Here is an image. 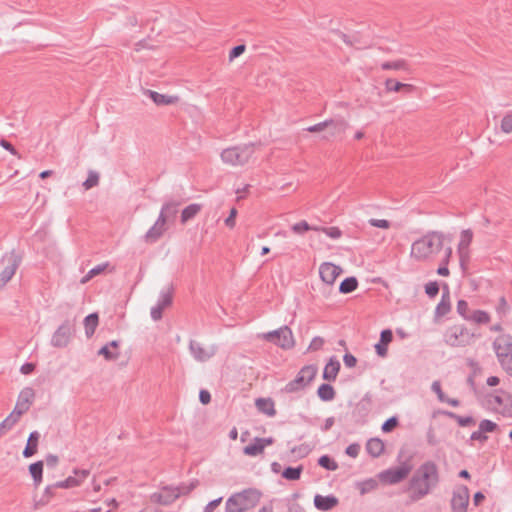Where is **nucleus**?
I'll return each instance as SVG.
<instances>
[{
	"label": "nucleus",
	"instance_id": "a878e982",
	"mask_svg": "<svg viewBox=\"0 0 512 512\" xmlns=\"http://www.w3.org/2000/svg\"><path fill=\"white\" fill-rule=\"evenodd\" d=\"M257 409L268 416H274L276 413L274 401L271 398H258L255 401Z\"/></svg>",
	"mask_w": 512,
	"mask_h": 512
},
{
	"label": "nucleus",
	"instance_id": "473e14b6",
	"mask_svg": "<svg viewBox=\"0 0 512 512\" xmlns=\"http://www.w3.org/2000/svg\"><path fill=\"white\" fill-rule=\"evenodd\" d=\"M473 233L471 230H464L461 232L460 240L458 244V250L460 254L467 253L470 244L472 243Z\"/></svg>",
	"mask_w": 512,
	"mask_h": 512
},
{
	"label": "nucleus",
	"instance_id": "5fc2aeb1",
	"mask_svg": "<svg viewBox=\"0 0 512 512\" xmlns=\"http://www.w3.org/2000/svg\"><path fill=\"white\" fill-rule=\"evenodd\" d=\"M245 50H246L245 45L235 46L234 48L231 49V51L229 53V60L233 61L235 58L242 55L245 52Z\"/></svg>",
	"mask_w": 512,
	"mask_h": 512
},
{
	"label": "nucleus",
	"instance_id": "f3484780",
	"mask_svg": "<svg viewBox=\"0 0 512 512\" xmlns=\"http://www.w3.org/2000/svg\"><path fill=\"white\" fill-rule=\"evenodd\" d=\"M469 501V493L467 488H463L454 494L452 498V509L454 512H466Z\"/></svg>",
	"mask_w": 512,
	"mask_h": 512
},
{
	"label": "nucleus",
	"instance_id": "680f3d73",
	"mask_svg": "<svg viewBox=\"0 0 512 512\" xmlns=\"http://www.w3.org/2000/svg\"><path fill=\"white\" fill-rule=\"evenodd\" d=\"M360 451V446L358 444H351L347 447L346 453L351 457H357Z\"/></svg>",
	"mask_w": 512,
	"mask_h": 512
},
{
	"label": "nucleus",
	"instance_id": "9d476101",
	"mask_svg": "<svg viewBox=\"0 0 512 512\" xmlns=\"http://www.w3.org/2000/svg\"><path fill=\"white\" fill-rule=\"evenodd\" d=\"M345 130V125L334 120H327L307 128V131L311 133L326 132V138L335 137Z\"/></svg>",
	"mask_w": 512,
	"mask_h": 512
},
{
	"label": "nucleus",
	"instance_id": "79ce46f5",
	"mask_svg": "<svg viewBox=\"0 0 512 512\" xmlns=\"http://www.w3.org/2000/svg\"><path fill=\"white\" fill-rule=\"evenodd\" d=\"M456 310L457 313L466 321L468 320L469 314L472 311L469 307L468 302L465 300H459L457 302Z\"/></svg>",
	"mask_w": 512,
	"mask_h": 512
},
{
	"label": "nucleus",
	"instance_id": "774afa93",
	"mask_svg": "<svg viewBox=\"0 0 512 512\" xmlns=\"http://www.w3.org/2000/svg\"><path fill=\"white\" fill-rule=\"evenodd\" d=\"M344 363L348 367H353L356 364V358L353 355L346 354L344 356Z\"/></svg>",
	"mask_w": 512,
	"mask_h": 512
},
{
	"label": "nucleus",
	"instance_id": "423d86ee",
	"mask_svg": "<svg viewBox=\"0 0 512 512\" xmlns=\"http://www.w3.org/2000/svg\"><path fill=\"white\" fill-rule=\"evenodd\" d=\"M261 494L256 490H245L232 495L226 502L227 512H244L257 505Z\"/></svg>",
	"mask_w": 512,
	"mask_h": 512
},
{
	"label": "nucleus",
	"instance_id": "6ab92c4d",
	"mask_svg": "<svg viewBox=\"0 0 512 512\" xmlns=\"http://www.w3.org/2000/svg\"><path fill=\"white\" fill-rule=\"evenodd\" d=\"M393 334L389 329L383 330L380 335V341L375 345L377 354L385 357L388 351V345L392 342Z\"/></svg>",
	"mask_w": 512,
	"mask_h": 512
},
{
	"label": "nucleus",
	"instance_id": "2f4dec72",
	"mask_svg": "<svg viewBox=\"0 0 512 512\" xmlns=\"http://www.w3.org/2000/svg\"><path fill=\"white\" fill-rule=\"evenodd\" d=\"M98 324L99 317L98 314L96 313H92L84 319L85 334L88 338H90L94 334Z\"/></svg>",
	"mask_w": 512,
	"mask_h": 512
},
{
	"label": "nucleus",
	"instance_id": "603ef678",
	"mask_svg": "<svg viewBox=\"0 0 512 512\" xmlns=\"http://www.w3.org/2000/svg\"><path fill=\"white\" fill-rule=\"evenodd\" d=\"M497 428V424L490 420H483L479 424L480 431L483 432H493Z\"/></svg>",
	"mask_w": 512,
	"mask_h": 512
},
{
	"label": "nucleus",
	"instance_id": "5701e85b",
	"mask_svg": "<svg viewBox=\"0 0 512 512\" xmlns=\"http://www.w3.org/2000/svg\"><path fill=\"white\" fill-rule=\"evenodd\" d=\"M202 210V205L198 203H192L186 206L180 215V221L182 224H186L188 221L196 217Z\"/></svg>",
	"mask_w": 512,
	"mask_h": 512
},
{
	"label": "nucleus",
	"instance_id": "4c0bfd02",
	"mask_svg": "<svg viewBox=\"0 0 512 512\" xmlns=\"http://www.w3.org/2000/svg\"><path fill=\"white\" fill-rule=\"evenodd\" d=\"M191 351L194 358L198 361H206L211 357V352L199 345H192Z\"/></svg>",
	"mask_w": 512,
	"mask_h": 512
},
{
	"label": "nucleus",
	"instance_id": "f257e3e1",
	"mask_svg": "<svg viewBox=\"0 0 512 512\" xmlns=\"http://www.w3.org/2000/svg\"><path fill=\"white\" fill-rule=\"evenodd\" d=\"M437 479L436 465L432 462L423 464L410 481L408 492L411 500H419L428 494L431 486L437 482Z\"/></svg>",
	"mask_w": 512,
	"mask_h": 512
},
{
	"label": "nucleus",
	"instance_id": "cd10ccee",
	"mask_svg": "<svg viewBox=\"0 0 512 512\" xmlns=\"http://www.w3.org/2000/svg\"><path fill=\"white\" fill-rule=\"evenodd\" d=\"M39 433L38 432H32L30 435H29V438H28V441H27V445L23 451V456L25 458H30L32 457L34 454L37 453V450H38V443H39Z\"/></svg>",
	"mask_w": 512,
	"mask_h": 512
},
{
	"label": "nucleus",
	"instance_id": "c03bdc74",
	"mask_svg": "<svg viewBox=\"0 0 512 512\" xmlns=\"http://www.w3.org/2000/svg\"><path fill=\"white\" fill-rule=\"evenodd\" d=\"M301 472H302L301 466L296 467V468L289 467L284 470L282 475L285 479H288V480H298L300 478Z\"/></svg>",
	"mask_w": 512,
	"mask_h": 512
},
{
	"label": "nucleus",
	"instance_id": "69168bd1",
	"mask_svg": "<svg viewBox=\"0 0 512 512\" xmlns=\"http://www.w3.org/2000/svg\"><path fill=\"white\" fill-rule=\"evenodd\" d=\"M0 145H1L4 149H6V150H8L10 153H12L13 155H17L18 157H20V156L18 155L17 151L15 150V148H14V147L11 145V143H9L8 141H6V140L2 139V140L0 141Z\"/></svg>",
	"mask_w": 512,
	"mask_h": 512
},
{
	"label": "nucleus",
	"instance_id": "4be33fe9",
	"mask_svg": "<svg viewBox=\"0 0 512 512\" xmlns=\"http://www.w3.org/2000/svg\"><path fill=\"white\" fill-rule=\"evenodd\" d=\"M467 321L477 325H487L491 322V315L485 310L475 309L471 311Z\"/></svg>",
	"mask_w": 512,
	"mask_h": 512
},
{
	"label": "nucleus",
	"instance_id": "c85d7f7f",
	"mask_svg": "<svg viewBox=\"0 0 512 512\" xmlns=\"http://www.w3.org/2000/svg\"><path fill=\"white\" fill-rule=\"evenodd\" d=\"M21 411H13L0 423V438L4 436L19 420Z\"/></svg>",
	"mask_w": 512,
	"mask_h": 512
},
{
	"label": "nucleus",
	"instance_id": "ddd939ff",
	"mask_svg": "<svg viewBox=\"0 0 512 512\" xmlns=\"http://www.w3.org/2000/svg\"><path fill=\"white\" fill-rule=\"evenodd\" d=\"M493 408L505 417H512V395L501 392L492 398Z\"/></svg>",
	"mask_w": 512,
	"mask_h": 512
},
{
	"label": "nucleus",
	"instance_id": "de8ad7c7",
	"mask_svg": "<svg viewBox=\"0 0 512 512\" xmlns=\"http://www.w3.org/2000/svg\"><path fill=\"white\" fill-rule=\"evenodd\" d=\"M451 254H452L451 248H447L446 251H445V258H444V261H443V265H441L438 268V270H437V273L439 275H441V276H448L449 275V269L447 267V264L449 262Z\"/></svg>",
	"mask_w": 512,
	"mask_h": 512
},
{
	"label": "nucleus",
	"instance_id": "a19ab883",
	"mask_svg": "<svg viewBox=\"0 0 512 512\" xmlns=\"http://www.w3.org/2000/svg\"><path fill=\"white\" fill-rule=\"evenodd\" d=\"M331 239H339L342 237V231L336 226L331 227H319V230Z\"/></svg>",
	"mask_w": 512,
	"mask_h": 512
},
{
	"label": "nucleus",
	"instance_id": "6e6552de",
	"mask_svg": "<svg viewBox=\"0 0 512 512\" xmlns=\"http://www.w3.org/2000/svg\"><path fill=\"white\" fill-rule=\"evenodd\" d=\"M261 338L274 343L282 349H291L295 345L293 333L287 326L281 327L278 330L272 332L262 334Z\"/></svg>",
	"mask_w": 512,
	"mask_h": 512
},
{
	"label": "nucleus",
	"instance_id": "9b49d317",
	"mask_svg": "<svg viewBox=\"0 0 512 512\" xmlns=\"http://www.w3.org/2000/svg\"><path fill=\"white\" fill-rule=\"evenodd\" d=\"M317 374V367L306 365L300 369L296 378L288 384L290 390L304 388L310 384Z\"/></svg>",
	"mask_w": 512,
	"mask_h": 512
},
{
	"label": "nucleus",
	"instance_id": "4d7b16f0",
	"mask_svg": "<svg viewBox=\"0 0 512 512\" xmlns=\"http://www.w3.org/2000/svg\"><path fill=\"white\" fill-rule=\"evenodd\" d=\"M370 224L381 229H388L390 227L389 222L385 219H371Z\"/></svg>",
	"mask_w": 512,
	"mask_h": 512
},
{
	"label": "nucleus",
	"instance_id": "13d9d810",
	"mask_svg": "<svg viewBox=\"0 0 512 512\" xmlns=\"http://www.w3.org/2000/svg\"><path fill=\"white\" fill-rule=\"evenodd\" d=\"M249 194V186L244 185L236 190V201L245 199Z\"/></svg>",
	"mask_w": 512,
	"mask_h": 512
},
{
	"label": "nucleus",
	"instance_id": "20e7f679",
	"mask_svg": "<svg viewBox=\"0 0 512 512\" xmlns=\"http://www.w3.org/2000/svg\"><path fill=\"white\" fill-rule=\"evenodd\" d=\"M256 159V147L252 144H244L229 147L222 151L221 160L231 166L245 165Z\"/></svg>",
	"mask_w": 512,
	"mask_h": 512
},
{
	"label": "nucleus",
	"instance_id": "49530a36",
	"mask_svg": "<svg viewBox=\"0 0 512 512\" xmlns=\"http://www.w3.org/2000/svg\"><path fill=\"white\" fill-rule=\"evenodd\" d=\"M237 215V209L235 207H232L229 211L228 217L224 220V224L228 229L232 230L235 228Z\"/></svg>",
	"mask_w": 512,
	"mask_h": 512
},
{
	"label": "nucleus",
	"instance_id": "dca6fc26",
	"mask_svg": "<svg viewBox=\"0 0 512 512\" xmlns=\"http://www.w3.org/2000/svg\"><path fill=\"white\" fill-rule=\"evenodd\" d=\"M98 354L102 356L106 361H115L120 357V345L119 342L113 340L103 346Z\"/></svg>",
	"mask_w": 512,
	"mask_h": 512
},
{
	"label": "nucleus",
	"instance_id": "c756f323",
	"mask_svg": "<svg viewBox=\"0 0 512 512\" xmlns=\"http://www.w3.org/2000/svg\"><path fill=\"white\" fill-rule=\"evenodd\" d=\"M43 469L44 463L42 461H37L29 465L28 470L33 478L34 485L38 487L42 483L43 479Z\"/></svg>",
	"mask_w": 512,
	"mask_h": 512
},
{
	"label": "nucleus",
	"instance_id": "f03ea898",
	"mask_svg": "<svg viewBox=\"0 0 512 512\" xmlns=\"http://www.w3.org/2000/svg\"><path fill=\"white\" fill-rule=\"evenodd\" d=\"M442 247V236L432 232L412 243L410 256L416 261H431L441 251Z\"/></svg>",
	"mask_w": 512,
	"mask_h": 512
},
{
	"label": "nucleus",
	"instance_id": "412c9836",
	"mask_svg": "<svg viewBox=\"0 0 512 512\" xmlns=\"http://www.w3.org/2000/svg\"><path fill=\"white\" fill-rule=\"evenodd\" d=\"M314 504L317 509L327 511L334 508L338 504V500L334 496L316 495L314 498Z\"/></svg>",
	"mask_w": 512,
	"mask_h": 512
},
{
	"label": "nucleus",
	"instance_id": "4468645a",
	"mask_svg": "<svg viewBox=\"0 0 512 512\" xmlns=\"http://www.w3.org/2000/svg\"><path fill=\"white\" fill-rule=\"evenodd\" d=\"M274 439L269 438H255L250 444L244 447L243 453L250 457H256L263 454L266 447L272 445Z\"/></svg>",
	"mask_w": 512,
	"mask_h": 512
},
{
	"label": "nucleus",
	"instance_id": "a211bd4d",
	"mask_svg": "<svg viewBox=\"0 0 512 512\" xmlns=\"http://www.w3.org/2000/svg\"><path fill=\"white\" fill-rule=\"evenodd\" d=\"M148 95L158 106L174 105L179 102V97L177 95L161 94L156 91H148Z\"/></svg>",
	"mask_w": 512,
	"mask_h": 512
},
{
	"label": "nucleus",
	"instance_id": "f8f14e48",
	"mask_svg": "<svg viewBox=\"0 0 512 512\" xmlns=\"http://www.w3.org/2000/svg\"><path fill=\"white\" fill-rule=\"evenodd\" d=\"M342 272V268L332 262H323L319 266L320 279L329 286H332L336 282Z\"/></svg>",
	"mask_w": 512,
	"mask_h": 512
},
{
	"label": "nucleus",
	"instance_id": "6e6d98bb",
	"mask_svg": "<svg viewBox=\"0 0 512 512\" xmlns=\"http://www.w3.org/2000/svg\"><path fill=\"white\" fill-rule=\"evenodd\" d=\"M398 424V421L395 417L389 418L385 423L382 425L383 432H390L392 431Z\"/></svg>",
	"mask_w": 512,
	"mask_h": 512
},
{
	"label": "nucleus",
	"instance_id": "39448f33",
	"mask_svg": "<svg viewBox=\"0 0 512 512\" xmlns=\"http://www.w3.org/2000/svg\"><path fill=\"white\" fill-rule=\"evenodd\" d=\"M177 213V204L168 202L161 208L159 217L153 226L147 231L145 238L149 242L158 240L168 229L169 222Z\"/></svg>",
	"mask_w": 512,
	"mask_h": 512
},
{
	"label": "nucleus",
	"instance_id": "7ed1b4c3",
	"mask_svg": "<svg viewBox=\"0 0 512 512\" xmlns=\"http://www.w3.org/2000/svg\"><path fill=\"white\" fill-rule=\"evenodd\" d=\"M478 335L461 323L453 324L443 333V341L450 347H466L471 345Z\"/></svg>",
	"mask_w": 512,
	"mask_h": 512
},
{
	"label": "nucleus",
	"instance_id": "0eeeda50",
	"mask_svg": "<svg viewBox=\"0 0 512 512\" xmlns=\"http://www.w3.org/2000/svg\"><path fill=\"white\" fill-rule=\"evenodd\" d=\"M493 346L502 367L512 374V337L509 335L498 336Z\"/></svg>",
	"mask_w": 512,
	"mask_h": 512
},
{
	"label": "nucleus",
	"instance_id": "bb28decb",
	"mask_svg": "<svg viewBox=\"0 0 512 512\" xmlns=\"http://www.w3.org/2000/svg\"><path fill=\"white\" fill-rule=\"evenodd\" d=\"M34 398V391L31 388H26L20 393L19 402L14 411H21V414L26 411Z\"/></svg>",
	"mask_w": 512,
	"mask_h": 512
},
{
	"label": "nucleus",
	"instance_id": "f704fd0d",
	"mask_svg": "<svg viewBox=\"0 0 512 512\" xmlns=\"http://www.w3.org/2000/svg\"><path fill=\"white\" fill-rule=\"evenodd\" d=\"M15 271H16L15 261L12 259V257H10L8 259L7 266L0 273V284L3 285L5 283H7L13 277Z\"/></svg>",
	"mask_w": 512,
	"mask_h": 512
},
{
	"label": "nucleus",
	"instance_id": "58836bf2",
	"mask_svg": "<svg viewBox=\"0 0 512 512\" xmlns=\"http://www.w3.org/2000/svg\"><path fill=\"white\" fill-rule=\"evenodd\" d=\"M317 392H318V396L324 401L332 400L335 395V391H334L333 387L328 384H322L318 388Z\"/></svg>",
	"mask_w": 512,
	"mask_h": 512
},
{
	"label": "nucleus",
	"instance_id": "37998d69",
	"mask_svg": "<svg viewBox=\"0 0 512 512\" xmlns=\"http://www.w3.org/2000/svg\"><path fill=\"white\" fill-rule=\"evenodd\" d=\"M99 183V174L95 171H89L87 179L83 182L85 190H89Z\"/></svg>",
	"mask_w": 512,
	"mask_h": 512
},
{
	"label": "nucleus",
	"instance_id": "864d4df0",
	"mask_svg": "<svg viewBox=\"0 0 512 512\" xmlns=\"http://www.w3.org/2000/svg\"><path fill=\"white\" fill-rule=\"evenodd\" d=\"M425 292L429 297H435L439 292L437 282H429L425 285Z\"/></svg>",
	"mask_w": 512,
	"mask_h": 512
},
{
	"label": "nucleus",
	"instance_id": "052dcab7",
	"mask_svg": "<svg viewBox=\"0 0 512 512\" xmlns=\"http://www.w3.org/2000/svg\"><path fill=\"white\" fill-rule=\"evenodd\" d=\"M497 312L500 314H506L509 311V305L505 298H501L496 308Z\"/></svg>",
	"mask_w": 512,
	"mask_h": 512
},
{
	"label": "nucleus",
	"instance_id": "0e129e2a",
	"mask_svg": "<svg viewBox=\"0 0 512 512\" xmlns=\"http://www.w3.org/2000/svg\"><path fill=\"white\" fill-rule=\"evenodd\" d=\"M170 492L171 491L169 489H164L161 491V493L159 495L160 498H164V497L167 498V499L163 500L162 503L167 504L170 500H173L178 497L177 494H175L171 497Z\"/></svg>",
	"mask_w": 512,
	"mask_h": 512
},
{
	"label": "nucleus",
	"instance_id": "bf43d9fd",
	"mask_svg": "<svg viewBox=\"0 0 512 512\" xmlns=\"http://www.w3.org/2000/svg\"><path fill=\"white\" fill-rule=\"evenodd\" d=\"M432 390L437 394V396L441 402L446 401V396L444 395V393L441 389V385L438 381H435L432 384Z\"/></svg>",
	"mask_w": 512,
	"mask_h": 512
},
{
	"label": "nucleus",
	"instance_id": "09e8293b",
	"mask_svg": "<svg viewBox=\"0 0 512 512\" xmlns=\"http://www.w3.org/2000/svg\"><path fill=\"white\" fill-rule=\"evenodd\" d=\"M450 311V304L444 299L436 307V316L443 317Z\"/></svg>",
	"mask_w": 512,
	"mask_h": 512
},
{
	"label": "nucleus",
	"instance_id": "8fccbe9b",
	"mask_svg": "<svg viewBox=\"0 0 512 512\" xmlns=\"http://www.w3.org/2000/svg\"><path fill=\"white\" fill-rule=\"evenodd\" d=\"M359 487H360V492L362 494H364L366 492L376 489L377 482H376V480L369 479V480L362 482Z\"/></svg>",
	"mask_w": 512,
	"mask_h": 512
},
{
	"label": "nucleus",
	"instance_id": "1a4fd4ad",
	"mask_svg": "<svg viewBox=\"0 0 512 512\" xmlns=\"http://www.w3.org/2000/svg\"><path fill=\"white\" fill-rule=\"evenodd\" d=\"M411 471L412 465L409 463H403L398 467H394L379 473L377 477L381 483L385 485H391L404 480Z\"/></svg>",
	"mask_w": 512,
	"mask_h": 512
},
{
	"label": "nucleus",
	"instance_id": "7c9ffc66",
	"mask_svg": "<svg viewBox=\"0 0 512 512\" xmlns=\"http://www.w3.org/2000/svg\"><path fill=\"white\" fill-rule=\"evenodd\" d=\"M384 443L379 438L370 439L366 445L368 453L373 457H378L384 452Z\"/></svg>",
	"mask_w": 512,
	"mask_h": 512
},
{
	"label": "nucleus",
	"instance_id": "338daca9",
	"mask_svg": "<svg viewBox=\"0 0 512 512\" xmlns=\"http://www.w3.org/2000/svg\"><path fill=\"white\" fill-rule=\"evenodd\" d=\"M199 399H200L202 404H208L210 402V400H211L210 393L208 391H206V390L200 391Z\"/></svg>",
	"mask_w": 512,
	"mask_h": 512
},
{
	"label": "nucleus",
	"instance_id": "e433bc0d",
	"mask_svg": "<svg viewBox=\"0 0 512 512\" xmlns=\"http://www.w3.org/2000/svg\"><path fill=\"white\" fill-rule=\"evenodd\" d=\"M500 130L504 134L512 133V110L506 112L501 118Z\"/></svg>",
	"mask_w": 512,
	"mask_h": 512
},
{
	"label": "nucleus",
	"instance_id": "e2e57ef3",
	"mask_svg": "<svg viewBox=\"0 0 512 512\" xmlns=\"http://www.w3.org/2000/svg\"><path fill=\"white\" fill-rule=\"evenodd\" d=\"M221 501H222V498H218L216 500H213V501L209 502L206 505V507L204 509V512H213L219 506Z\"/></svg>",
	"mask_w": 512,
	"mask_h": 512
},
{
	"label": "nucleus",
	"instance_id": "b1692460",
	"mask_svg": "<svg viewBox=\"0 0 512 512\" xmlns=\"http://www.w3.org/2000/svg\"><path fill=\"white\" fill-rule=\"evenodd\" d=\"M172 301V296L170 293H165L159 303L151 309V316L154 320H159L162 317V311L169 307Z\"/></svg>",
	"mask_w": 512,
	"mask_h": 512
},
{
	"label": "nucleus",
	"instance_id": "ea45409f",
	"mask_svg": "<svg viewBox=\"0 0 512 512\" xmlns=\"http://www.w3.org/2000/svg\"><path fill=\"white\" fill-rule=\"evenodd\" d=\"M291 229L295 234L302 235L309 230L318 231L319 227H311L306 221L303 220L293 224Z\"/></svg>",
	"mask_w": 512,
	"mask_h": 512
},
{
	"label": "nucleus",
	"instance_id": "c9c22d12",
	"mask_svg": "<svg viewBox=\"0 0 512 512\" xmlns=\"http://www.w3.org/2000/svg\"><path fill=\"white\" fill-rule=\"evenodd\" d=\"M107 266H108V264H101V265H98V266L92 268L91 270H89L86 273V275H84L81 278L80 284H86L95 276L100 275L101 273H103L106 270Z\"/></svg>",
	"mask_w": 512,
	"mask_h": 512
},
{
	"label": "nucleus",
	"instance_id": "3c124183",
	"mask_svg": "<svg viewBox=\"0 0 512 512\" xmlns=\"http://www.w3.org/2000/svg\"><path fill=\"white\" fill-rule=\"evenodd\" d=\"M319 464L328 470L337 469V464L335 463V461L331 460L328 456H322L319 459Z\"/></svg>",
	"mask_w": 512,
	"mask_h": 512
},
{
	"label": "nucleus",
	"instance_id": "a18cd8bd",
	"mask_svg": "<svg viewBox=\"0 0 512 512\" xmlns=\"http://www.w3.org/2000/svg\"><path fill=\"white\" fill-rule=\"evenodd\" d=\"M385 87L390 92H399L403 88L410 87V85L398 82L394 79H388L385 82Z\"/></svg>",
	"mask_w": 512,
	"mask_h": 512
},
{
	"label": "nucleus",
	"instance_id": "393cba45",
	"mask_svg": "<svg viewBox=\"0 0 512 512\" xmlns=\"http://www.w3.org/2000/svg\"><path fill=\"white\" fill-rule=\"evenodd\" d=\"M340 370V363L335 358H331L323 371V378L328 381H334Z\"/></svg>",
	"mask_w": 512,
	"mask_h": 512
},
{
	"label": "nucleus",
	"instance_id": "aec40b11",
	"mask_svg": "<svg viewBox=\"0 0 512 512\" xmlns=\"http://www.w3.org/2000/svg\"><path fill=\"white\" fill-rule=\"evenodd\" d=\"M72 331L68 325H62L53 335V343L55 346H64L68 343Z\"/></svg>",
	"mask_w": 512,
	"mask_h": 512
},
{
	"label": "nucleus",
	"instance_id": "72a5a7b5",
	"mask_svg": "<svg viewBox=\"0 0 512 512\" xmlns=\"http://www.w3.org/2000/svg\"><path fill=\"white\" fill-rule=\"evenodd\" d=\"M358 280L355 277L345 278L339 285V292L341 294H349L358 288Z\"/></svg>",
	"mask_w": 512,
	"mask_h": 512
},
{
	"label": "nucleus",
	"instance_id": "2eb2a0df",
	"mask_svg": "<svg viewBox=\"0 0 512 512\" xmlns=\"http://www.w3.org/2000/svg\"><path fill=\"white\" fill-rule=\"evenodd\" d=\"M88 475L89 472L87 470H75L73 475L69 476L63 481L57 482L55 487L62 489L77 487L85 481Z\"/></svg>",
	"mask_w": 512,
	"mask_h": 512
}]
</instances>
